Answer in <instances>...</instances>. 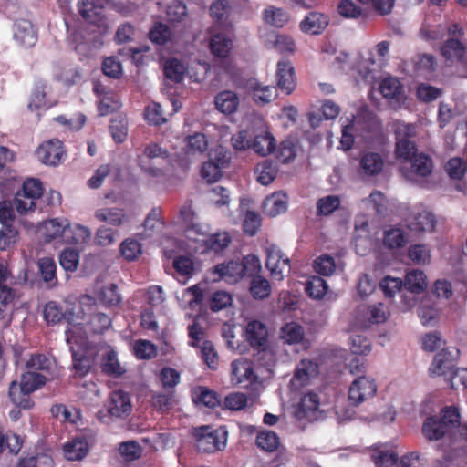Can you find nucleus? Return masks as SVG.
<instances>
[{
    "label": "nucleus",
    "instance_id": "nucleus-54",
    "mask_svg": "<svg viewBox=\"0 0 467 467\" xmlns=\"http://www.w3.org/2000/svg\"><path fill=\"white\" fill-rule=\"evenodd\" d=\"M201 358L211 369H216L219 364V357L213 344L205 340L201 347Z\"/></svg>",
    "mask_w": 467,
    "mask_h": 467
},
{
    "label": "nucleus",
    "instance_id": "nucleus-23",
    "mask_svg": "<svg viewBox=\"0 0 467 467\" xmlns=\"http://www.w3.org/2000/svg\"><path fill=\"white\" fill-rule=\"evenodd\" d=\"M328 25V17L322 13L310 12L300 23V28L305 33L320 34Z\"/></svg>",
    "mask_w": 467,
    "mask_h": 467
},
{
    "label": "nucleus",
    "instance_id": "nucleus-13",
    "mask_svg": "<svg viewBox=\"0 0 467 467\" xmlns=\"http://www.w3.org/2000/svg\"><path fill=\"white\" fill-rule=\"evenodd\" d=\"M106 408L110 417H128L132 410L129 393L121 389L113 390L108 399Z\"/></svg>",
    "mask_w": 467,
    "mask_h": 467
},
{
    "label": "nucleus",
    "instance_id": "nucleus-10",
    "mask_svg": "<svg viewBox=\"0 0 467 467\" xmlns=\"http://www.w3.org/2000/svg\"><path fill=\"white\" fill-rule=\"evenodd\" d=\"M377 385L373 379L366 376L358 377L348 389V401L350 405L357 407L367 400L375 396Z\"/></svg>",
    "mask_w": 467,
    "mask_h": 467
},
{
    "label": "nucleus",
    "instance_id": "nucleus-28",
    "mask_svg": "<svg viewBox=\"0 0 467 467\" xmlns=\"http://www.w3.org/2000/svg\"><path fill=\"white\" fill-rule=\"evenodd\" d=\"M436 220L434 215L428 212L422 211L414 215L408 221V228L413 232H431L434 230Z\"/></svg>",
    "mask_w": 467,
    "mask_h": 467
},
{
    "label": "nucleus",
    "instance_id": "nucleus-46",
    "mask_svg": "<svg viewBox=\"0 0 467 467\" xmlns=\"http://www.w3.org/2000/svg\"><path fill=\"white\" fill-rule=\"evenodd\" d=\"M38 268L44 282L56 285L57 279V265L54 259L50 257H43L38 261Z\"/></svg>",
    "mask_w": 467,
    "mask_h": 467
},
{
    "label": "nucleus",
    "instance_id": "nucleus-63",
    "mask_svg": "<svg viewBox=\"0 0 467 467\" xmlns=\"http://www.w3.org/2000/svg\"><path fill=\"white\" fill-rule=\"evenodd\" d=\"M261 226V218L259 214L254 211H248L245 213L243 223V230L249 236H254Z\"/></svg>",
    "mask_w": 467,
    "mask_h": 467
},
{
    "label": "nucleus",
    "instance_id": "nucleus-37",
    "mask_svg": "<svg viewBox=\"0 0 467 467\" xmlns=\"http://www.w3.org/2000/svg\"><path fill=\"white\" fill-rule=\"evenodd\" d=\"M8 395L12 403L16 407L23 408V410H31L35 405L31 395L21 390V388H17L16 381L11 382Z\"/></svg>",
    "mask_w": 467,
    "mask_h": 467
},
{
    "label": "nucleus",
    "instance_id": "nucleus-24",
    "mask_svg": "<svg viewBox=\"0 0 467 467\" xmlns=\"http://www.w3.org/2000/svg\"><path fill=\"white\" fill-rule=\"evenodd\" d=\"M192 400L196 405H202L209 409H214L221 403V400L217 392L203 386H199L192 389Z\"/></svg>",
    "mask_w": 467,
    "mask_h": 467
},
{
    "label": "nucleus",
    "instance_id": "nucleus-35",
    "mask_svg": "<svg viewBox=\"0 0 467 467\" xmlns=\"http://www.w3.org/2000/svg\"><path fill=\"white\" fill-rule=\"evenodd\" d=\"M251 95L255 104L263 106L276 99L277 88L274 86H264L261 83L255 82L252 86Z\"/></svg>",
    "mask_w": 467,
    "mask_h": 467
},
{
    "label": "nucleus",
    "instance_id": "nucleus-58",
    "mask_svg": "<svg viewBox=\"0 0 467 467\" xmlns=\"http://www.w3.org/2000/svg\"><path fill=\"white\" fill-rule=\"evenodd\" d=\"M314 269L317 274L328 276L336 269L335 260L330 255L319 256L314 262Z\"/></svg>",
    "mask_w": 467,
    "mask_h": 467
},
{
    "label": "nucleus",
    "instance_id": "nucleus-18",
    "mask_svg": "<svg viewBox=\"0 0 467 467\" xmlns=\"http://www.w3.org/2000/svg\"><path fill=\"white\" fill-rule=\"evenodd\" d=\"M233 26L229 30H225L223 27V32H216L212 35L209 47L213 55L217 57L224 58L227 57L233 49V40L228 36V33L232 31Z\"/></svg>",
    "mask_w": 467,
    "mask_h": 467
},
{
    "label": "nucleus",
    "instance_id": "nucleus-62",
    "mask_svg": "<svg viewBox=\"0 0 467 467\" xmlns=\"http://www.w3.org/2000/svg\"><path fill=\"white\" fill-rule=\"evenodd\" d=\"M349 344L350 350L355 355H366L371 349L370 340L362 335H353Z\"/></svg>",
    "mask_w": 467,
    "mask_h": 467
},
{
    "label": "nucleus",
    "instance_id": "nucleus-25",
    "mask_svg": "<svg viewBox=\"0 0 467 467\" xmlns=\"http://www.w3.org/2000/svg\"><path fill=\"white\" fill-rule=\"evenodd\" d=\"M217 110L223 114L234 113L239 106V97L232 90H223L214 99Z\"/></svg>",
    "mask_w": 467,
    "mask_h": 467
},
{
    "label": "nucleus",
    "instance_id": "nucleus-60",
    "mask_svg": "<svg viewBox=\"0 0 467 467\" xmlns=\"http://www.w3.org/2000/svg\"><path fill=\"white\" fill-rule=\"evenodd\" d=\"M120 253L128 261H133L141 254V244L137 240L126 239L120 244Z\"/></svg>",
    "mask_w": 467,
    "mask_h": 467
},
{
    "label": "nucleus",
    "instance_id": "nucleus-64",
    "mask_svg": "<svg viewBox=\"0 0 467 467\" xmlns=\"http://www.w3.org/2000/svg\"><path fill=\"white\" fill-rule=\"evenodd\" d=\"M400 83L394 78H385L380 83V92L385 98L393 99L400 93Z\"/></svg>",
    "mask_w": 467,
    "mask_h": 467
},
{
    "label": "nucleus",
    "instance_id": "nucleus-59",
    "mask_svg": "<svg viewBox=\"0 0 467 467\" xmlns=\"http://www.w3.org/2000/svg\"><path fill=\"white\" fill-rule=\"evenodd\" d=\"M18 231L13 225L2 226L0 230V250H6L17 241Z\"/></svg>",
    "mask_w": 467,
    "mask_h": 467
},
{
    "label": "nucleus",
    "instance_id": "nucleus-57",
    "mask_svg": "<svg viewBox=\"0 0 467 467\" xmlns=\"http://www.w3.org/2000/svg\"><path fill=\"white\" fill-rule=\"evenodd\" d=\"M119 453L125 458V460L131 462L141 456L142 449L137 441H129L120 443Z\"/></svg>",
    "mask_w": 467,
    "mask_h": 467
},
{
    "label": "nucleus",
    "instance_id": "nucleus-14",
    "mask_svg": "<svg viewBox=\"0 0 467 467\" xmlns=\"http://www.w3.org/2000/svg\"><path fill=\"white\" fill-rule=\"evenodd\" d=\"M48 84L42 78L35 80L31 93L28 97L27 109L32 112H37L40 109H49L55 104L47 99Z\"/></svg>",
    "mask_w": 467,
    "mask_h": 467
},
{
    "label": "nucleus",
    "instance_id": "nucleus-40",
    "mask_svg": "<svg viewBox=\"0 0 467 467\" xmlns=\"http://www.w3.org/2000/svg\"><path fill=\"white\" fill-rule=\"evenodd\" d=\"M408 243L407 234L400 228L392 227L384 231L383 244L389 249L403 247Z\"/></svg>",
    "mask_w": 467,
    "mask_h": 467
},
{
    "label": "nucleus",
    "instance_id": "nucleus-22",
    "mask_svg": "<svg viewBox=\"0 0 467 467\" xmlns=\"http://www.w3.org/2000/svg\"><path fill=\"white\" fill-rule=\"evenodd\" d=\"M9 272L7 268L0 265V319H4L6 316V307L12 304L16 292L14 289L5 285L8 277Z\"/></svg>",
    "mask_w": 467,
    "mask_h": 467
},
{
    "label": "nucleus",
    "instance_id": "nucleus-21",
    "mask_svg": "<svg viewBox=\"0 0 467 467\" xmlns=\"http://www.w3.org/2000/svg\"><path fill=\"white\" fill-rule=\"evenodd\" d=\"M353 123L359 126L364 131L365 136L368 137H375L381 133L382 130V125L379 117L371 111H364L358 114Z\"/></svg>",
    "mask_w": 467,
    "mask_h": 467
},
{
    "label": "nucleus",
    "instance_id": "nucleus-50",
    "mask_svg": "<svg viewBox=\"0 0 467 467\" xmlns=\"http://www.w3.org/2000/svg\"><path fill=\"white\" fill-rule=\"evenodd\" d=\"M144 118L150 125L161 126L167 122L162 106L157 102H152L145 108Z\"/></svg>",
    "mask_w": 467,
    "mask_h": 467
},
{
    "label": "nucleus",
    "instance_id": "nucleus-19",
    "mask_svg": "<svg viewBox=\"0 0 467 467\" xmlns=\"http://www.w3.org/2000/svg\"><path fill=\"white\" fill-rule=\"evenodd\" d=\"M231 240V236L227 232L211 234L202 241L200 244L201 254H219L229 246Z\"/></svg>",
    "mask_w": 467,
    "mask_h": 467
},
{
    "label": "nucleus",
    "instance_id": "nucleus-2",
    "mask_svg": "<svg viewBox=\"0 0 467 467\" xmlns=\"http://www.w3.org/2000/svg\"><path fill=\"white\" fill-rule=\"evenodd\" d=\"M464 35L462 28L452 24L449 26L444 33L440 36L438 29H420V36L426 40L443 39L440 47V53L446 62H462L467 47L462 39Z\"/></svg>",
    "mask_w": 467,
    "mask_h": 467
},
{
    "label": "nucleus",
    "instance_id": "nucleus-16",
    "mask_svg": "<svg viewBox=\"0 0 467 467\" xmlns=\"http://www.w3.org/2000/svg\"><path fill=\"white\" fill-rule=\"evenodd\" d=\"M277 88L286 95L291 94L296 87V78L292 63L283 59L277 63Z\"/></svg>",
    "mask_w": 467,
    "mask_h": 467
},
{
    "label": "nucleus",
    "instance_id": "nucleus-45",
    "mask_svg": "<svg viewBox=\"0 0 467 467\" xmlns=\"http://www.w3.org/2000/svg\"><path fill=\"white\" fill-rule=\"evenodd\" d=\"M412 171L418 176L426 177L432 171V160L425 153H417L410 161Z\"/></svg>",
    "mask_w": 467,
    "mask_h": 467
},
{
    "label": "nucleus",
    "instance_id": "nucleus-56",
    "mask_svg": "<svg viewBox=\"0 0 467 467\" xmlns=\"http://www.w3.org/2000/svg\"><path fill=\"white\" fill-rule=\"evenodd\" d=\"M320 405L319 397L314 392L305 394L299 402L298 412L306 415L309 412H315Z\"/></svg>",
    "mask_w": 467,
    "mask_h": 467
},
{
    "label": "nucleus",
    "instance_id": "nucleus-51",
    "mask_svg": "<svg viewBox=\"0 0 467 467\" xmlns=\"http://www.w3.org/2000/svg\"><path fill=\"white\" fill-rule=\"evenodd\" d=\"M208 148V141L204 134L196 132L186 138L187 154L203 153Z\"/></svg>",
    "mask_w": 467,
    "mask_h": 467
},
{
    "label": "nucleus",
    "instance_id": "nucleus-6",
    "mask_svg": "<svg viewBox=\"0 0 467 467\" xmlns=\"http://www.w3.org/2000/svg\"><path fill=\"white\" fill-rule=\"evenodd\" d=\"M249 346L260 355L259 359H265V364L272 361L274 353L269 346L268 328L259 320L247 323L244 332Z\"/></svg>",
    "mask_w": 467,
    "mask_h": 467
},
{
    "label": "nucleus",
    "instance_id": "nucleus-49",
    "mask_svg": "<svg viewBox=\"0 0 467 467\" xmlns=\"http://www.w3.org/2000/svg\"><path fill=\"white\" fill-rule=\"evenodd\" d=\"M167 20L171 24L181 23L188 16V9L182 1L175 0L166 8Z\"/></svg>",
    "mask_w": 467,
    "mask_h": 467
},
{
    "label": "nucleus",
    "instance_id": "nucleus-33",
    "mask_svg": "<svg viewBox=\"0 0 467 467\" xmlns=\"http://www.w3.org/2000/svg\"><path fill=\"white\" fill-rule=\"evenodd\" d=\"M186 70L184 64L175 57L168 58L163 65L165 78L173 83H181L184 78Z\"/></svg>",
    "mask_w": 467,
    "mask_h": 467
},
{
    "label": "nucleus",
    "instance_id": "nucleus-8",
    "mask_svg": "<svg viewBox=\"0 0 467 467\" xmlns=\"http://www.w3.org/2000/svg\"><path fill=\"white\" fill-rule=\"evenodd\" d=\"M460 350L455 347L443 348L437 353L429 368L432 376H449L456 368Z\"/></svg>",
    "mask_w": 467,
    "mask_h": 467
},
{
    "label": "nucleus",
    "instance_id": "nucleus-34",
    "mask_svg": "<svg viewBox=\"0 0 467 467\" xmlns=\"http://www.w3.org/2000/svg\"><path fill=\"white\" fill-rule=\"evenodd\" d=\"M230 6L226 0H216L210 6V15L218 26H221L225 30L232 27L231 23L228 22Z\"/></svg>",
    "mask_w": 467,
    "mask_h": 467
},
{
    "label": "nucleus",
    "instance_id": "nucleus-41",
    "mask_svg": "<svg viewBox=\"0 0 467 467\" xmlns=\"http://www.w3.org/2000/svg\"><path fill=\"white\" fill-rule=\"evenodd\" d=\"M304 337L305 331L303 327L295 322L286 323L281 328V338L286 344L294 345L301 343Z\"/></svg>",
    "mask_w": 467,
    "mask_h": 467
},
{
    "label": "nucleus",
    "instance_id": "nucleus-31",
    "mask_svg": "<svg viewBox=\"0 0 467 467\" xmlns=\"http://www.w3.org/2000/svg\"><path fill=\"white\" fill-rule=\"evenodd\" d=\"M63 450L67 460L79 461L88 454V445L85 438L78 437L66 443Z\"/></svg>",
    "mask_w": 467,
    "mask_h": 467
},
{
    "label": "nucleus",
    "instance_id": "nucleus-1",
    "mask_svg": "<svg viewBox=\"0 0 467 467\" xmlns=\"http://www.w3.org/2000/svg\"><path fill=\"white\" fill-rule=\"evenodd\" d=\"M44 188L41 181L35 178H27L22 184V188L16 192L13 202L10 201L0 202V223L3 226L13 225L16 218L15 210L19 214H26L36 208V202L42 197Z\"/></svg>",
    "mask_w": 467,
    "mask_h": 467
},
{
    "label": "nucleus",
    "instance_id": "nucleus-32",
    "mask_svg": "<svg viewBox=\"0 0 467 467\" xmlns=\"http://www.w3.org/2000/svg\"><path fill=\"white\" fill-rule=\"evenodd\" d=\"M101 371L109 377L119 378L125 374L126 369L120 365L117 353L111 349L101 359Z\"/></svg>",
    "mask_w": 467,
    "mask_h": 467
},
{
    "label": "nucleus",
    "instance_id": "nucleus-17",
    "mask_svg": "<svg viewBox=\"0 0 467 467\" xmlns=\"http://www.w3.org/2000/svg\"><path fill=\"white\" fill-rule=\"evenodd\" d=\"M384 159L381 154L374 151L361 153L358 161V172L365 176H377L384 169Z\"/></svg>",
    "mask_w": 467,
    "mask_h": 467
},
{
    "label": "nucleus",
    "instance_id": "nucleus-43",
    "mask_svg": "<svg viewBox=\"0 0 467 467\" xmlns=\"http://www.w3.org/2000/svg\"><path fill=\"white\" fill-rule=\"evenodd\" d=\"M256 444L261 450L273 452L278 449L280 439L273 431H262L256 436Z\"/></svg>",
    "mask_w": 467,
    "mask_h": 467
},
{
    "label": "nucleus",
    "instance_id": "nucleus-36",
    "mask_svg": "<svg viewBox=\"0 0 467 467\" xmlns=\"http://www.w3.org/2000/svg\"><path fill=\"white\" fill-rule=\"evenodd\" d=\"M254 172L257 174L258 182L268 185L275 179L278 168L274 161L265 160L255 166Z\"/></svg>",
    "mask_w": 467,
    "mask_h": 467
},
{
    "label": "nucleus",
    "instance_id": "nucleus-30",
    "mask_svg": "<svg viewBox=\"0 0 467 467\" xmlns=\"http://www.w3.org/2000/svg\"><path fill=\"white\" fill-rule=\"evenodd\" d=\"M247 277L251 278L249 284V292L253 298L256 300H264L267 298L271 294V285L270 282L259 273L254 275H248Z\"/></svg>",
    "mask_w": 467,
    "mask_h": 467
},
{
    "label": "nucleus",
    "instance_id": "nucleus-55",
    "mask_svg": "<svg viewBox=\"0 0 467 467\" xmlns=\"http://www.w3.org/2000/svg\"><path fill=\"white\" fill-rule=\"evenodd\" d=\"M134 353L139 359H150L156 357L157 348L149 340L139 339L134 344Z\"/></svg>",
    "mask_w": 467,
    "mask_h": 467
},
{
    "label": "nucleus",
    "instance_id": "nucleus-53",
    "mask_svg": "<svg viewBox=\"0 0 467 467\" xmlns=\"http://www.w3.org/2000/svg\"><path fill=\"white\" fill-rule=\"evenodd\" d=\"M340 206V199L336 195H327L317 202V213L320 216L330 215Z\"/></svg>",
    "mask_w": 467,
    "mask_h": 467
},
{
    "label": "nucleus",
    "instance_id": "nucleus-9",
    "mask_svg": "<svg viewBox=\"0 0 467 467\" xmlns=\"http://www.w3.org/2000/svg\"><path fill=\"white\" fill-rule=\"evenodd\" d=\"M265 250L266 254L265 266L271 276L276 280H283L285 273L290 271L289 258L285 257L275 244H268Z\"/></svg>",
    "mask_w": 467,
    "mask_h": 467
},
{
    "label": "nucleus",
    "instance_id": "nucleus-4",
    "mask_svg": "<svg viewBox=\"0 0 467 467\" xmlns=\"http://www.w3.org/2000/svg\"><path fill=\"white\" fill-rule=\"evenodd\" d=\"M460 419L458 409L447 406L441 410L440 416L433 415L425 420L422 433L429 441H438L451 429L459 427Z\"/></svg>",
    "mask_w": 467,
    "mask_h": 467
},
{
    "label": "nucleus",
    "instance_id": "nucleus-20",
    "mask_svg": "<svg viewBox=\"0 0 467 467\" xmlns=\"http://www.w3.org/2000/svg\"><path fill=\"white\" fill-rule=\"evenodd\" d=\"M95 218L112 226H122L129 222L124 209L119 207H103L95 212Z\"/></svg>",
    "mask_w": 467,
    "mask_h": 467
},
{
    "label": "nucleus",
    "instance_id": "nucleus-48",
    "mask_svg": "<svg viewBox=\"0 0 467 467\" xmlns=\"http://www.w3.org/2000/svg\"><path fill=\"white\" fill-rule=\"evenodd\" d=\"M171 30L162 22L155 23L149 32L150 40L160 46L165 45L171 39Z\"/></svg>",
    "mask_w": 467,
    "mask_h": 467
},
{
    "label": "nucleus",
    "instance_id": "nucleus-39",
    "mask_svg": "<svg viewBox=\"0 0 467 467\" xmlns=\"http://www.w3.org/2000/svg\"><path fill=\"white\" fill-rule=\"evenodd\" d=\"M276 158L283 163H288L296 157L298 143L295 139L286 138L276 148Z\"/></svg>",
    "mask_w": 467,
    "mask_h": 467
},
{
    "label": "nucleus",
    "instance_id": "nucleus-26",
    "mask_svg": "<svg viewBox=\"0 0 467 467\" xmlns=\"http://www.w3.org/2000/svg\"><path fill=\"white\" fill-rule=\"evenodd\" d=\"M250 149L261 156H266L275 151V139L268 131L254 134Z\"/></svg>",
    "mask_w": 467,
    "mask_h": 467
},
{
    "label": "nucleus",
    "instance_id": "nucleus-12",
    "mask_svg": "<svg viewBox=\"0 0 467 467\" xmlns=\"http://www.w3.org/2000/svg\"><path fill=\"white\" fill-rule=\"evenodd\" d=\"M36 153L42 163L50 166L60 164L66 157L63 142L57 139L43 142L37 148Z\"/></svg>",
    "mask_w": 467,
    "mask_h": 467
},
{
    "label": "nucleus",
    "instance_id": "nucleus-15",
    "mask_svg": "<svg viewBox=\"0 0 467 467\" xmlns=\"http://www.w3.org/2000/svg\"><path fill=\"white\" fill-rule=\"evenodd\" d=\"M15 41L24 47H32L37 41V32L31 21L16 20L13 26Z\"/></svg>",
    "mask_w": 467,
    "mask_h": 467
},
{
    "label": "nucleus",
    "instance_id": "nucleus-5",
    "mask_svg": "<svg viewBox=\"0 0 467 467\" xmlns=\"http://www.w3.org/2000/svg\"><path fill=\"white\" fill-rule=\"evenodd\" d=\"M395 135V157L402 162H409L417 153L418 148L415 142L417 136L416 126L397 120L394 122Z\"/></svg>",
    "mask_w": 467,
    "mask_h": 467
},
{
    "label": "nucleus",
    "instance_id": "nucleus-11",
    "mask_svg": "<svg viewBox=\"0 0 467 467\" xmlns=\"http://www.w3.org/2000/svg\"><path fill=\"white\" fill-rule=\"evenodd\" d=\"M78 9L82 18L98 27L106 26L104 0H79Z\"/></svg>",
    "mask_w": 467,
    "mask_h": 467
},
{
    "label": "nucleus",
    "instance_id": "nucleus-42",
    "mask_svg": "<svg viewBox=\"0 0 467 467\" xmlns=\"http://www.w3.org/2000/svg\"><path fill=\"white\" fill-rule=\"evenodd\" d=\"M22 446L23 440L18 434L10 431L5 433L0 431V453L8 450L9 453L16 455Z\"/></svg>",
    "mask_w": 467,
    "mask_h": 467
},
{
    "label": "nucleus",
    "instance_id": "nucleus-27",
    "mask_svg": "<svg viewBox=\"0 0 467 467\" xmlns=\"http://www.w3.org/2000/svg\"><path fill=\"white\" fill-rule=\"evenodd\" d=\"M263 209L265 214L275 217L287 209V196L283 192H275L267 196L263 202Z\"/></svg>",
    "mask_w": 467,
    "mask_h": 467
},
{
    "label": "nucleus",
    "instance_id": "nucleus-47",
    "mask_svg": "<svg viewBox=\"0 0 467 467\" xmlns=\"http://www.w3.org/2000/svg\"><path fill=\"white\" fill-rule=\"evenodd\" d=\"M327 291V282L320 276L313 275L306 283V293L311 298L321 299Z\"/></svg>",
    "mask_w": 467,
    "mask_h": 467
},
{
    "label": "nucleus",
    "instance_id": "nucleus-3",
    "mask_svg": "<svg viewBox=\"0 0 467 467\" xmlns=\"http://www.w3.org/2000/svg\"><path fill=\"white\" fill-rule=\"evenodd\" d=\"M261 268L259 258L254 254H248L242 260H230L227 263L218 264L214 267V273L224 282L236 284L245 276L259 273Z\"/></svg>",
    "mask_w": 467,
    "mask_h": 467
},
{
    "label": "nucleus",
    "instance_id": "nucleus-61",
    "mask_svg": "<svg viewBox=\"0 0 467 467\" xmlns=\"http://www.w3.org/2000/svg\"><path fill=\"white\" fill-rule=\"evenodd\" d=\"M99 299L106 306H117L121 300L118 286L110 284L102 287L99 292Z\"/></svg>",
    "mask_w": 467,
    "mask_h": 467
},
{
    "label": "nucleus",
    "instance_id": "nucleus-44",
    "mask_svg": "<svg viewBox=\"0 0 467 467\" xmlns=\"http://www.w3.org/2000/svg\"><path fill=\"white\" fill-rule=\"evenodd\" d=\"M405 286L412 293L420 294L427 287L426 275L421 270H412L405 277Z\"/></svg>",
    "mask_w": 467,
    "mask_h": 467
},
{
    "label": "nucleus",
    "instance_id": "nucleus-29",
    "mask_svg": "<svg viewBox=\"0 0 467 467\" xmlns=\"http://www.w3.org/2000/svg\"><path fill=\"white\" fill-rule=\"evenodd\" d=\"M317 373L318 365L311 359L303 358L295 370L293 381L299 385H305L310 378L316 376Z\"/></svg>",
    "mask_w": 467,
    "mask_h": 467
},
{
    "label": "nucleus",
    "instance_id": "nucleus-38",
    "mask_svg": "<svg viewBox=\"0 0 467 467\" xmlns=\"http://www.w3.org/2000/svg\"><path fill=\"white\" fill-rule=\"evenodd\" d=\"M46 383V377L37 372L28 371L22 375L21 381L17 382V388L30 395L40 389Z\"/></svg>",
    "mask_w": 467,
    "mask_h": 467
},
{
    "label": "nucleus",
    "instance_id": "nucleus-7",
    "mask_svg": "<svg viewBox=\"0 0 467 467\" xmlns=\"http://www.w3.org/2000/svg\"><path fill=\"white\" fill-rule=\"evenodd\" d=\"M195 447L198 451L213 453L224 449L227 441V432L223 429H213L202 426L196 430Z\"/></svg>",
    "mask_w": 467,
    "mask_h": 467
},
{
    "label": "nucleus",
    "instance_id": "nucleus-52",
    "mask_svg": "<svg viewBox=\"0 0 467 467\" xmlns=\"http://www.w3.org/2000/svg\"><path fill=\"white\" fill-rule=\"evenodd\" d=\"M59 264L67 272H75L79 264V254L73 248L64 249L59 255Z\"/></svg>",
    "mask_w": 467,
    "mask_h": 467
}]
</instances>
